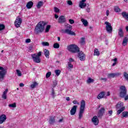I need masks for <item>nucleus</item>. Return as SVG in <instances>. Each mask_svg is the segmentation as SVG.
Instances as JSON below:
<instances>
[{
    "instance_id": "1",
    "label": "nucleus",
    "mask_w": 128,
    "mask_h": 128,
    "mask_svg": "<svg viewBox=\"0 0 128 128\" xmlns=\"http://www.w3.org/2000/svg\"><path fill=\"white\" fill-rule=\"evenodd\" d=\"M46 24V22L44 21L39 22L36 26L35 32L36 34H40V32H42L44 30V26Z\"/></svg>"
},
{
    "instance_id": "2",
    "label": "nucleus",
    "mask_w": 128,
    "mask_h": 128,
    "mask_svg": "<svg viewBox=\"0 0 128 128\" xmlns=\"http://www.w3.org/2000/svg\"><path fill=\"white\" fill-rule=\"evenodd\" d=\"M120 98H124V100H128V94L126 95V86H120Z\"/></svg>"
},
{
    "instance_id": "3",
    "label": "nucleus",
    "mask_w": 128,
    "mask_h": 128,
    "mask_svg": "<svg viewBox=\"0 0 128 128\" xmlns=\"http://www.w3.org/2000/svg\"><path fill=\"white\" fill-rule=\"evenodd\" d=\"M64 26L65 28H66L64 31L65 34H70V36H76V33L72 30V25L65 24Z\"/></svg>"
},
{
    "instance_id": "4",
    "label": "nucleus",
    "mask_w": 128,
    "mask_h": 128,
    "mask_svg": "<svg viewBox=\"0 0 128 128\" xmlns=\"http://www.w3.org/2000/svg\"><path fill=\"white\" fill-rule=\"evenodd\" d=\"M67 49L69 52H73L74 54H76V52H80L78 46L74 44L69 45L68 46Z\"/></svg>"
},
{
    "instance_id": "5",
    "label": "nucleus",
    "mask_w": 128,
    "mask_h": 128,
    "mask_svg": "<svg viewBox=\"0 0 128 128\" xmlns=\"http://www.w3.org/2000/svg\"><path fill=\"white\" fill-rule=\"evenodd\" d=\"M86 108V101L84 100H82L81 101V105L80 106V110L79 112V120H80L82 118L84 114V108Z\"/></svg>"
},
{
    "instance_id": "6",
    "label": "nucleus",
    "mask_w": 128,
    "mask_h": 128,
    "mask_svg": "<svg viewBox=\"0 0 128 128\" xmlns=\"http://www.w3.org/2000/svg\"><path fill=\"white\" fill-rule=\"evenodd\" d=\"M8 72V70L4 68L2 66H0V82H2L6 78V76Z\"/></svg>"
},
{
    "instance_id": "7",
    "label": "nucleus",
    "mask_w": 128,
    "mask_h": 128,
    "mask_svg": "<svg viewBox=\"0 0 128 128\" xmlns=\"http://www.w3.org/2000/svg\"><path fill=\"white\" fill-rule=\"evenodd\" d=\"M40 56H42V52H39L37 54H32V56L34 62L40 64Z\"/></svg>"
},
{
    "instance_id": "8",
    "label": "nucleus",
    "mask_w": 128,
    "mask_h": 128,
    "mask_svg": "<svg viewBox=\"0 0 128 128\" xmlns=\"http://www.w3.org/2000/svg\"><path fill=\"white\" fill-rule=\"evenodd\" d=\"M116 108L117 109L120 108V110H118L117 111V114L118 116L121 112H122L124 110V102H119L116 106Z\"/></svg>"
},
{
    "instance_id": "9",
    "label": "nucleus",
    "mask_w": 128,
    "mask_h": 128,
    "mask_svg": "<svg viewBox=\"0 0 128 128\" xmlns=\"http://www.w3.org/2000/svg\"><path fill=\"white\" fill-rule=\"evenodd\" d=\"M104 24H106V32L109 34H112V24L108 22H106Z\"/></svg>"
},
{
    "instance_id": "10",
    "label": "nucleus",
    "mask_w": 128,
    "mask_h": 128,
    "mask_svg": "<svg viewBox=\"0 0 128 128\" xmlns=\"http://www.w3.org/2000/svg\"><path fill=\"white\" fill-rule=\"evenodd\" d=\"M22 18H20L18 16L17 17L14 22L15 26H16V28H20V24H22Z\"/></svg>"
},
{
    "instance_id": "11",
    "label": "nucleus",
    "mask_w": 128,
    "mask_h": 128,
    "mask_svg": "<svg viewBox=\"0 0 128 128\" xmlns=\"http://www.w3.org/2000/svg\"><path fill=\"white\" fill-rule=\"evenodd\" d=\"M105 110L106 109H104V108H102L98 112V114L97 115L98 118H102V116H104V114Z\"/></svg>"
},
{
    "instance_id": "12",
    "label": "nucleus",
    "mask_w": 128,
    "mask_h": 128,
    "mask_svg": "<svg viewBox=\"0 0 128 128\" xmlns=\"http://www.w3.org/2000/svg\"><path fill=\"white\" fill-rule=\"evenodd\" d=\"M78 56L80 60H86V55L82 52H80L78 54Z\"/></svg>"
},
{
    "instance_id": "13",
    "label": "nucleus",
    "mask_w": 128,
    "mask_h": 128,
    "mask_svg": "<svg viewBox=\"0 0 128 128\" xmlns=\"http://www.w3.org/2000/svg\"><path fill=\"white\" fill-rule=\"evenodd\" d=\"M124 30H122V26L120 27L118 30V36L120 38H124Z\"/></svg>"
},
{
    "instance_id": "14",
    "label": "nucleus",
    "mask_w": 128,
    "mask_h": 128,
    "mask_svg": "<svg viewBox=\"0 0 128 128\" xmlns=\"http://www.w3.org/2000/svg\"><path fill=\"white\" fill-rule=\"evenodd\" d=\"M92 122H93L94 126H98L99 122L98 118V116H94L92 119Z\"/></svg>"
},
{
    "instance_id": "15",
    "label": "nucleus",
    "mask_w": 128,
    "mask_h": 128,
    "mask_svg": "<svg viewBox=\"0 0 128 128\" xmlns=\"http://www.w3.org/2000/svg\"><path fill=\"white\" fill-rule=\"evenodd\" d=\"M78 108L77 106H74L71 109L70 112L71 116H74L76 114V108Z\"/></svg>"
},
{
    "instance_id": "16",
    "label": "nucleus",
    "mask_w": 128,
    "mask_h": 128,
    "mask_svg": "<svg viewBox=\"0 0 128 128\" xmlns=\"http://www.w3.org/2000/svg\"><path fill=\"white\" fill-rule=\"evenodd\" d=\"M66 18H64V16H60L58 19V22L59 24H64V22H66Z\"/></svg>"
},
{
    "instance_id": "17",
    "label": "nucleus",
    "mask_w": 128,
    "mask_h": 128,
    "mask_svg": "<svg viewBox=\"0 0 128 128\" xmlns=\"http://www.w3.org/2000/svg\"><path fill=\"white\" fill-rule=\"evenodd\" d=\"M106 92H102L98 94L97 98H98V100H100L104 98H106Z\"/></svg>"
},
{
    "instance_id": "18",
    "label": "nucleus",
    "mask_w": 128,
    "mask_h": 128,
    "mask_svg": "<svg viewBox=\"0 0 128 128\" xmlns=\"http://www.w3.org/2000/svg\"><path fill=\"white\" fill-rule=\"evenodd\" d=\"M6 120V114H2L0 116V124H3Z\"/></svg>"
},
{
    "instance_id": "19",
    "label": "nucleus",
    "mask_w": 128,
    "mask_h": 128,
    "mask_svg": "<svg viewBox=\"0 0 128 128\" xmlns=\"http://www.w3.org/2000/svg\"><path fill=\"white\" fill-rule=\"evenodd\" d=\"M8 89L6 88V90L3 92V94H2V98H3L4 100H6V94H8Z\"/></svg>"
},
{
    "instance_id": "20",
    "label": "nucleus",
    "mask_w": 128,
    "mask_h": 128,
    "mask_svg": "<svg viewBox=\"0 0 128 128\" xmlns=\"http://www.w3.org/2000/svg\"><path fill=\"white\" fill-rule=\"evenodd\" d=\"M54 116H50L49 119V123L50 124H54Z\"/></svg>"
},
{
    "instance_id": "21",
    "label": "nucleus",
    "mask_w": 128,
    "mask_h": 128,
    "mask_svg": "<svg viewBox=\"0 0 128 128\" xmlns=\"http://www.w3.org/2000/svg\"><path fill=\"white\" fill-rule=\"evenodd\" d=\"M44 54L46 58H50V51L48 50L45 49L44 50Z\"/></svg>"
},
{
    "instance_id": "22",
    "label": "nucleus",
    "mask_w": 128,
    "mask_h": 128,
    "mask_svg": "<svg viewBox=\"0 0 128 128\" xmlns=\"http://www.w3.org/2000/svg\"><path fill=\"white\" fill-rule=\"evenodd\" d=\"M32 6H34V2H32V1H30L27 3L26 7L27 8L30 9L31 8H32Z\"/></svg>"
},
{
    "instance_id": "23",
    "label": "nucleus",
    "mask_w": 128,
    "mask_h": 128,
    "mask_svg": "<svg viewBox=\"0 0 128 128\" xmlns=\"http://www.w3.org/2000/svg\"><path fill=\"white\" fill-rule=\"evenodd\" d=\"M122 16H123L124 18H126L127 20H128V12H123L122 13Z\"/></svg>"
},
{
    "instance_id": "24",
    "label": "nucleus",
    "mask_w": 128,
    "mask_h": 128,
    "mask_svg": "<svg viewBox=\"0 0 128 128\" xmlns=\"http://www.w3.org/2000/svg\"><path fill=\"white\" fill-rule=\"evenodd\" d=\"M81 22H82V24H84V26H88V20H86L85 19L82 18Z\"/></svg>"
},
{
    "instance_id": "25",
    "label": "nucleus",
    "mask_w": 128,
    "mask_h": 128,
    "mask_svg": "<svg viewBox=\"0 0 128 128\" xmlns=\"http://www.w3.org/2000/svg\"><path fill=\"white\" fill-rule=\"evenodd\" d=\"M79 6L80 8H84L86 6V3L80 2Z\"/></svg>"
},
{
    "instance_id": "26",
    "label": "nucleus",
    "mask_w": 128,
    "mask_h": 128,
    "mask_svg": "<svg viewBox=\"0 0 128 128\" xmlns=\"http://www.w3.org/2000/svg\"><path fill=\"white\" fill-rule=\"evenodd\" d=\"M44 5V2L42 1H40L38 2V4H36L37 8H40L42 6Z\"/></svg>"
},
{
    "instance_id": "27",
    "label": "nucleus",
    "mask_w": 128,
    "mask_h": 128,
    "mask_svg": "<svg viewBox=\"0 0 128 128\" xmlns=\"http://www.w3.org/2000/svg\"><path fill=\"white\" fill-rule=\"evenodd\" d=\"M100 51H98V50L96 48L94 50V56H100Z\"/></svg>"
},
{
    "instance_id": "28",
    "label": "nucleus",
    "mask_w": 128,
    "mask_h": 128,
    "mask_svg": "<svg viewBox=\"0 0 128 128\" xmlns=\"http://www.w3.org/2000/svg\"><path fill=\"white\" fill-rule=\"evenodd\" d=\"M80 43L82 46H84V44H86V38H81Z\"/></svg>"
},
{
    "instance_id": "29",
    "label": "nucleus",
    "mask_w": 128,
    "mask_h": 128,
    "mask_svg": "<svg viewBox=\"0 0 128 128\" xmlns=\"http://www.w3.org/2000/svg\"><path fill=\"white\" fill-rule=\"evenodd\" d=\"M114 12H120V8H118V6H116L114 8Z\"/></svg>"
},
{
    "instance_id": "30",
    "label": "nucleus",
    "mask_w": 128,
    "mask_h": 128,
    "mask_svg": "<svg viewBox=\"0 0 128 128\" xmlns=\"http://www.w3.org/2000/svg\"><path fill=\"white\" fill-rule=\"evenodd\" d=\"M38 82H34L31 86V88H36V86H38Z\"/></svg>"
},
{
    "instance_id": "31",
    "label": "nucleus",
    "mask_w": 128,
    "mask_h": 128,
    "mask_svg": "<svg viewBox=\"0 0 128 128\" xmlns=\"http://www.w3.org/2000/svg\"><path fill=\"white\" fill-rule=\"evenodd\" d=\"M53 48H59L60 44L58 43H54L53 45Z\"/></svg>"
},
{
    "instance_id": "32",
    "label": "nucleus",
    "mask_w": 128,
    "mask_h": 128,
    "mask_svg": "<svg viewBox=\"0 0 128 128\" xmlns=\"http://www.w3.org/2000/svg\"><path fill=\"white\" fill-rule=\"evenodd\" d=\"M122 115L123 118H128V112H124L122 113Z\"/></svg>"
},
{
    "instance_id": "33",
    "label": "nucleus",
    "mask_w": 128,
    "mask_h": 128,
    "mask_svg": "<svg viewBox=\"0 0 128 128\" xmlns=\"http://www.w3.org/2000/svg\"><path fill=\"white\" fill-rule=\"evenodd\" d=\"M94 82V80L92 79V78H88L87 80V84H90Z\"/></svg>"
},
{
    "instance_id": "34",
    "label": "nucleus",
    "mask_w": 128,
    "mask_h": 128,
    "mask_svg": "<svg viewBox=\"0 0 128 128\" xmlns=\"http://www.w3.org/2000/svg\"><path fill=\"white\" fill-rule=\"evenodd\" d=\"M8 106L9 108H16V104L14 103L12 104H8Z\"/></svg>"
},
{
    "instance_id": "35",
    "label": "nucleus",
    "mask_w": 128,
    "mask_h": 128,
    "mask_svg": "<svg viewBox=\"0 0 128 128\" xmlns=\"http://www.w3.org/2000/svg\"><path fill=\"white\" fill-rule=\"evenodd\" d=\"M50 25H48L45 30L46 32H50Z\"/></svg>"
},
{
    "instance_id": "36",
    "label": "nucleus",
    "mask_w": 128,
    "mask_h": 128,
    "mask_svg": "<svg viewBox=\"0 0 128 128\" xmlns=\"http://www.w3.org/2000/svg\"><path fill=\"white\" fill-rule=\"evenodd\" d=\"M55 74H56V76H60V70H56Z\"/></svg>"
},
{
    "instance_id": "37",
    "label": "nucleus",
    "mask_w": 128,
    "mask_h": 128,
    "mask_svg": "<svg viewBox=\"0 0 128 128\" xmlns=\"http://www.w3.org/2000/svg\"><path fill=\"white\" fill-rule=\"evenodd\" d=\"M128 41L126 40L125 38H124L122 43V46H126V44H128Z\"/></svg>"
},
{
    "instance_id": "38",
    "label": "nucleus",
    "mask_w": 128,
    "mask_h": 128,
    "mask_svg": "<svg viewBox=\"0 0 128 128\" xmlns=\"http://www.w3.org/2000/svg\"><path fill=\"white\" fill-rule=\"evenodd\" d=\"M42 44L44 46H50V44L48 42H42Z\"/></svg>"
},
{
    "instance_id": "39",
    "label": "nucleus",
    "mask_w": 128,
    "mask_h": 128,
    "mask_svg": "<svg viewBox=\"0 0 128 128\" xmlns=\"http://www.w3.org/2000/svg\"><path fill=\"white\" fill-rule=\"evenodd\" d=\"M124 78H125L126 80L128 81V74H127L126 72H124Z\"/></svg>"
},
{
    "instance_id": "40",
    "label": "nucleus",
    "mask_w": 128,
    "mask_h": 128,
    "mask_svg": "<svg viewBox=\"0 0 128 128\" xmlns=\"http://www.w3.org/2000/svg\"><path fill=\"white\" fill-rule=\"evenodd\" d=\"M16 72H17V76H22V72H20V70H16Z\"/></svg>"
},
{
    "instance_id": "41",
    "label": "nucleus",
    "mask_w": 128,
    "mask_h": 128,
    "mask_svg": "<svg viewBox=\"0 0 128 128\" xmlns=\"http://www.w3.org/2000/svg\"><path fill=\"white\" fill-rule=\"evenodd\" d=\"M68 64L69 68H74V65H72L70 62H68Z\"/></svg>"
},
{
    "instance_id": "42",
    "label": "nucleus",
    "mask_w": 128,
    "mask_h": 128,
    "mask_svg": "<svg viewBox=\"0 0 128 128\" xmlns=\"http://www.w3.org/2000/svg\"><path fill=\"white\" fill-rule=\"evenodd\" d=\"M5 28L6 26L4 24H0V30H2Z\"/></svg>"
},
{
    "instance_id": "43",
    "label": "nucleus",
    "mask_w": 128,
    "mask_h": 128,
    "mask_svg": "<svg viewBox=\"0 0 128 128\" xmlns=\"http://www.w3.org/2000/svg\"><path fill=\"white\" fill-rule=\"evenodd\" d=\"M108 78H114V73L109 74L108 76Z\"/></svg>"
},
{
    "instance_id": "44",
    "label": "nucleus",
    "mask_w": 128,
    "mask_h": 128,
    "mask_svg": "<svg viewBox=\"0 0 128 128\" xmlns=\"http://www.w3.org/2000/svg\"><path fill=\"white\" fill-rule=\"evenodd\" d=\"M52 74V72H48L46 74V78H50V75Z\"/></svg>"
},
{
    "instance_id": "45",
    "label": "nucleus",
    "mask_w": 128,
    "mask_h": 128,
    "mask_svg": "<svg viewBox=\"0 0 128 128\" xmlns=\"http://www.w3.org/2000/svg\"><path fill=\"white\" fill-rule=\"evenodd\" d=\"M120 74H122L120 72H115V73H114V78H116V76H120Z\"/></svg>"
},
{
    "instance_id": "46",
    "label": "nucleus",
    "mask_w": 128,
    "mask_h": 128,
    "mask_svg": "<svg viewBox=\"0 0 128 128\" xmlns=\"http://www.w3.org/2000/svg\"><path fill=\"white\" fill-rule=\"evenodd\" d=\"M54 12H60V9L58 8L57 7H54Z\"/></svg>"
},
{
    "instance_id": "47",
    "label": "nucleus",
    "mask_w": 128,
    "mask_h": 128,
    "mask_svg": "<svg viewBox=\"0 0 128 128\" xmlns=\"http://www.w3.org/2000/svg\"><path fill=\"white\" fill-rule=\"evenodd\" d=\"M58 85V82H56V81H54L53 82V88H56V86Z\"/></svg>"
},
{
    "instance_id": "48",
    "label": "nucleus",
    "mask_w": 128,
    "mask_h": 128,
    "mask_svg": "<svg viewBox=\"0 0 128 128\" xmlns=\"http://www.w3.org/2000/svg\"><path fill=\"white\" fill-rule=\"evenodd\" d=\"M69 22L70 24H74V20L70 19L69 20Z\"/></svg>"
},
{
    "instance_id": "49",
    "label": "nucleus",
    "mask_w": 128,
    "mask_h": 128,
    "mask_svg": "<svg viewBox=\"0 0 128 128\" xmlns=\"http://www.w3.org/2000/svg\"><path fill=\"white\" fill-rule=\"evenodd\" d=\"M68 4L69 6H72V0H68Z\"/></svg>"
},
{
    "instance_id": "50",
    "label": "nucleus",
    "mask_w": 128,
    "mask_h": 128,
    "mask_svg": "<svg viewBox=\"0 0 128 128\" xmlns=\"http://www.w3.org/2000/svg\"><path fill=\"white\" fill-rule=\"evenodd\" d=\"M74 62V58H70L69 59V62H68L72 63V62Z\"/></svg>"
},
{
    "instance_id": "51",
    "label": "nucleus",
    "mask_w": 128,
    "mask_h": 128,
    "mask_svg": "<svg viewBox=\"0 0 128 128\" xmlns=\"http://www.w3.org/2000/svg\"><path fill=\"white\" fill-rule=\"evenodd\" d=\"M30 42H31V40H30V38H28V39L26 40V44H28V43Z\"/></svg>"
},
{
    "instance_id": "52",
    "label": "nucleus",
    "mask_w": 128,
    "mask_h": 128,
    "mask_svg": "<svg viewBox=\"0 0 128 128\" xmlns=\"http://www.w3.org/2000/svg\"><path fill=\"white\" fill-rule=\"evenodd\" d=\"M73 104H78V105H79L80 104V102H78V101H76V100H74L73 101Z\"/></svg>"
},
{
    "instance_id": "53",
    "label": "nucleus",
    "mask_w": 128,
    "mask_h": 128,
    "mask_svg": "<svg viewBox=\"0 0 128 128\" xmlns=\"http://www.w3.org/2000/svg\"><path fill=\"white\" fill-rule=\"evenodd\" d=\"M87 12H90V7L88 6L87 8L86 9Z\"/></svg>"
},
{
    "instance_id": "54",
    "label": "nucleus",
    "mask_w": 128,
    "mask_h": 128,
    "mask_svg": "<svg viewBox=\"0 0 128 128\" xmlns=\"http://www.w3.org/2000/svg\"><path fill=\"white\" fill-rule=\"evenodd\" d=\"M100 80H103L104 82H106L108 80V79L106 78H100Z\"/></svg>"
},
{
    "instance_id": "55",
    "label": "nucleus",
    "mask_w": 128,
    "mask_h": 128,
    "mask_svg": "<svg viewBox=\"0 0 128 128\" xmlns=\"http://www.w3.org/2000/svg\"><path fill=\"white\" fill-rule=\"evenodd\" d=\"M52 96H54V90L53 88H52Z\"/></svg>"
},
{
    "instance_id": "56",
    "label": "nucleus",
    "mask_w": 128,
    "mask_h": 128,
    "mask_svg": "<svg viewBox=\"0 0 128 128\" xmlns=\"http://www.w3.org/2000/svg\"><path fill=\"white\" fill-rule=\"evenodd\" d=\"M110 96V92H107L106 94H105L106 98V96Z\"/></svg>"
},
{
    "instance_id": "57",
    "label": "nucleus",
    "mask_w": 128,
    "mask_h": 128,
    "mask_svg": "<svg viewBox=\"0 0 128 128\" xmlns=\"http://www.w3.org/2000/svg\"><path fill=\"white\" fill-rule=\"evenodd\" d=\"M108 114H110L109 116H112V110H110L108 111Z\"/></svg>"
},
{
    "instance_id": "58",
    "label": "nucleus",
    "mask_w": 128,
    "mask_h": 128,
    "mask_svg": "<svg viewBox=\"0 0 128 128\" xmlns=\"http://www.w3.org/2000/svg\"><path fill=\"white\" fill-rule=\"evenodd\" d=\"M20 88H23V86H24V84L23 83H20Z\"/></svg>"
},
{
    "instance_id": "59",
    "label": "nucleus",
    "mask_w": 128,
    "mask_h": 128,
    "mask_svg": "<svg viewBox=\"0 0 128 128\" xmlns=\"http://www.w3.org/2000/svg\"><path fill=\"white\" fill-rule=\"evenodd\" d=\"M108 14H110V10H107L106 11V15L107 16H108Z\"/></svg>"
},
{
    "instance_id": "60",
    "label": "nucleus",
    "mask_w": 128,
    "mask_h": 128,
    "mask_svg": "<svg viewBox=\"0 0 128 128\" xmlns=\"http://www.w3.org/2000/svg\"><path fill=\"white\" fill-rule=\"evenodd\" d=\"M113 62H118V58H114V59L112 60Z\"/></svg>"
},
{
    "instance_id": "61",
    "label": "nucleus",
    "mask_w": 128,
    "mask_h": 128,
    "mask_svg": "<svg viewBox=\"0 0 128 128\" xmlns=\"http://www.w3.org/2000/svg\"><path fill=\"white\" fill-rule=\"evenodd\" d=\"M70 97L66 98V100H67V102H70Z\"/></svg>"
},
{
    "instance_id": "62",
    "label": "nucleus",
    "mask_w": 128,
    "mask_h": 128,
    "mask_svg": "<svg viewBox=\"0 0 128 128\" xmlns=\"http://www.w3.org/2000/svg\"><path fill=\"white\" fill-rule=\"evenodd\" d=\"M125 40L128 42V35L124 37Z\"/></svg>"
},
{
    "instance_id": "63",
    "label": "nucleus",
    "mask_w": 128,
    "mask_h": 128,
    "mask_svg": "<svg viewBox=\"0 0 128 128\" xmlns=\"http://www.w3.org/2000/svg\"><path fill=\"white\" fill-rule=\"evenodd\" d=\"M54 16H55V18H58V15L55 14Z\"/></svg>"
},
{
    "instance_id": "64",
    "label": "nucleus",
    "mask_w": 128,
    "mask_h": 128,
    "mask_svg": "<svg viewBox=\"0 0 128 128\" xmlns=\"http://www.w3.org/2000/svg\"><path fill=\"white\" fill-rule=\"evenodd\" d=\"M126 32H128V26H126Z\"/></svg>"
}]
</instances>
